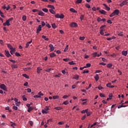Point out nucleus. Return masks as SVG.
<instances>
[{
    "mask_svg": "<svg viewBox=\"0 0 128 128\" xmlns=\"http://www.w3.org/2000/svg\"><path fill=\"white\" fill-rule=\"evenodd\" d=\"M68 50V45H67L66 46V48L64 50V52H67V50Z\"/></svg>",
    "mask_w": 128,
    "mask_h": 128,
    "instance_id": "4c0bfd02",
    "label": "nucleus"
},
{
    "mask_svg": "<svg viewBox=\"0 0 128 128\" xmlns=\"http://www.w3.org/2000/svg\"><path fill=\"white\" fill-rule=\"evenodd\" d=\"M49 12L52 14H56V12H54L52 9H50Z\"/></svg>",
    "mask_w": 128,
    "mask_h": 128,
    "instance_id": "6ab92c4d",
    "label": "nucleus"
},
{
    "mask_svg": "<svg viewBox=\"0 0 128 128\" xmlns=\"http://www.w3.org/2000/svg\"><path fill=\"white\" fill-rule=\"evenodd\" d=\"M51 70H54V69L52 68L46 69L45 70V72H50Z\"/></svg>",
    "mask_w": 128,
    "mask_h": 128,
    "instance_id": "aec40b11",
    "label": "nucleus"
},
{
    "mask_svg": "<svg viewBox=\"0 0 128 128\" xmlns=\"http://www.w3.org/2000/svg\"><path fill=\"white\" fill-rule=\"evenodd\" d=\"M124 103H122L121 106H118V108H126L128 106H124Z\"/></svg>",
    "mask_w": 128,
    "mask_h": 128,
    "instance_id": "2eb2a0df",
    "label": "nucleus"
},
{
    "mask_svg": "<svg viewBox=\"0 0 128 128\" xmlns=\"http://www.w3.org/2000/svg\"><path fill=\"white\" fill-rule=\"evenodd\" d=\"M63 60H64V62H68V60H70V59L69 58H64L63 59Z\"/></svg>",
    "mask_w": 128,
    "mask_h": 128,
    "instance_id": "052dcab7",
    "label": "nucleus"
},
{
    "mask_svg": "<svg viewBox=\"0 0 128 128\" xmlns=\"http://www.w3.org/2000/svg\"><path fill=\"white\" fill-rule=\"evenodd\" d=\"M22 20H24V22H26V16H23L22 17Z\"/></svg>",
    "mask_w": 128,
    "mask_h": 128,
    "instance_id": "bb28decb",
    "label": "nucleus"
},
{
    "mask_svg": "<svg viewBox=\"0 0 128 128\" xmlns=\"http://www.w3.org/2000/svg\"><path fill=\"white\" fill-rule=\"evenodd\" d=\"M55 17L56 18H60V14H57L55 15Z\"/></svg>",
    "mask_w": 128,
    "mask_h": 128,
    "instance_id": "774afa93",
    "label": "nucleus"
},
{
    "mask_svg": "<svg viewBox=\"0 0 128 128\" xmlns=\"http://www.w3.org/2000/svg\"><path fill=\"white\" fill-rule=\"evenodd\" d=\"M42 114H48V112L46 110H42Z\"/></svg>",
    "mask_w": 128,
    "mask_h": 128,
    "instance_id": "7c9ffc66",
    "label": "nucleus"
},
{
    "mask_svg": "<svg viewBox=\"0 0 128 128\" xmlns=\"http://www.w3.org/2000/svg\"><path fill=\"white\" fill-rule=\"evenodd\" d=\"M88 109H86L85 110H83L81 112H82V114H86H86L88 112Z\"/></svg>",
    "mask_w": 128,
    "mask_h": 128,
    "instance_id": "a878e982",
    "label": "nucleus"
},
{
    "mask_svg": "<svg viewBox=\"0 0 128 128\" xmlns=\"http://www.w3.org/2000/svg\"><path fill=\"white\" fill-rule=\"evenodd\" d=\"M49 48H50L51 52H52V50H54V45H52V44H50L49 45Z\"/></svg>",
    "mask_w": 128,
    "mask_h": 128,
    "instance_id": "1a4fd4ad",
    "label": "nucleus"
},
{
    "mask_svg": "<svg viewBox=\"0 0 128 128\" xmlns=\"http://www.w3.org/2000/svg\"><path fill=\"white\" fill-rule=\"evenodd\" d=\"M112 64H107V68H112Z\"/></svg>",
    "mask_w": 128,
    "mask_h": 128,
    "instance_id": "58836bf2",
    "label": "nucleus"
},
{
    "mask_svg": "<svg viewBox=\"0 0 128 128\" xmlns=\"http://www.w3.org/2000/svg\"><path fill=\"white\" fill-rule=\"evenodd\" d=\"M103 6H105L106 10H110V7H108V5H106V4H103Z\"/></svg>",
    "mask_w": 128,
    "mask_h": 128,
    "instance_id": "9b49d317",
    "label": "nucleus"
},
{
    "mask_svg": "<svg viewBox=\"0 0 128 128\" xmlns=\"http://www.w3.org/2000/svg\"><path fill=\"white\" fill-rule=\"evenodd\" d=\"M15 56H20V54L18 52L15 53Z\"/></svg>",
    "mask_w": 128,
    "mask_h": 128,
    "instance_id": "79ce46f5",
    "label": "nucleus"
},
{
    "mask_svg": "<svg viewBox=\"0 0 128 128\" xmlns=\"http://www.w3.org/2000/svg\"><path fill=\"white\" fill-rule=\"evenodd\" d=\"M14 20V18H11L8 19V20H6V22H4L3 24L4 26H10V22H12V20Z\"/></svg>",
    "mask_w": 128,
    "mask_h": 128,
    "instance_id": "f257e3e1",
    "label": "nucleus"
},
{
    "mask_svg": "<svg viewBox=\"0 0 128 128\" xmlns=\"http://www.w3.org/2000/svg\"><path fill=\"white\" fill-rule=\"evenodd\" d=\"M64 104H65V106H66V104H68V101L66 100L65 102H64Z\"/></svg>",
    "mask_w": 128,
    "mask_h": 128,
    "instance_id": "c03bdc74",
    "label": "nucleus"
},
{
    "mask_svg": "<svg viewBox=\"0 0 128 128\" xmlns=\"http://www.w3.org/2000/svg\"><path fill=\"white\" fill-rule=\"evenodd\" d=\"M80 78V76L78 74H76L73 77L74 80H78V78Z\"/></svg>",
    "mask_w": 128,
    "mask_h": 128,
    "instance_id": "f8f14e48",
    "label": "nucleus"
},
{
    "mask_svg": "<svg viewBox=\"0 0 128 128\" xmlns=\"http://www.w3.org/2000/svg\"><path fill=\"white\" fill-rule=\"evenodd\" d=\"M92 88V84H90L88 87V88H86V90H88L89 88Z\"/></svg>",
    "mask_w": 128,
    "mask_h": 128,
    "instance_id": "13d9d810",
    "label": "nucleus"
},
{
    "mask_svg": "<svg viewBox=\"0 0 128 128\" xmlns=\"http://www.w3.org/2000/svg\"><path fill=\"white\" fill-rule=\"evenodd\" d=\"M84 14L81 15L80 17V20H84Z\"/></svg>",
    "mask_w": 128,
    "mask_h": 128,
    "instance_id": "c9c22d12",
    "label": "nucleus"
},
{
    "mask_svg": "<svg viewBox=\"0 0 128 128\" xmlns=\"http://www.w3.org/2000/svg\"><path fill=\"white\" fill-rule=\"evenodd\" d=\"M70 12H74V14H78V11L74 10V8H70Z\"/></svg>",
    "mask_w": 128,
    "mask_h": 128,
    "instance_id": "4468645a",
    "label": "nucleus"
},
{
    "mask_svg": "<svg viewBox=\"0 0 128 128\" xmlns=\"http://www.w3.org/2000/svg\"><path fill=\"white\" fill-rule=\"evenodd\" d=\"M99 12H100V14H106V10H100Z\"/></svg>",
    "mask_w": 128,
    "mask_h": 128,
    "instance_id": "9d476101",
    "label": "nucleus"
},
{
    "mask_svg": "<svg viewBox=\"0 0 128 128\" xmlns=\"http://www.w3.org/2000/svg\"><path fill=\"white\" fill-rule=\"evenodd\" d=\"M34 110V108L32 106H30L29 108H28V112H30L31 110Z\"/></svg>",
    "mask_w": 128,
    "mask_h": 128,
    "instance_id": "4be33fe9",
    "label": "nucleus"
},
{
    "mask_svg": "<svg viewBox=\"0 0 128 128\" xmlns=\"http://www.w3.org/2000/svg\"><path fill=\"white\" fill-rule=\"evenodd\" d=\"M27 92H32V89L29 88H27Z\"/></svg>",
    "mask_w": 128,
    "mask_h": 128,
    "instance_id": "4d7b16f0",
    "label": "nucleus"
},
{
    "mask_svg": "<svg viewBox=\"0 0 128 128\" xmlns=\"http://www.w3.org/2000/svg\"><path fill=\"white\" fill-rule=\"evenodd\" d=\"M86 118V115L85 114L82 118V120H85Z\"/></svg>",
    "mask_w": 128,
    "mask_h": 128,
    "instance_id": "49530a36",
    "label": "nucleus"
},
{
    "mask_svg": "<svg viewBox=\"0 0 128 128\" xmlns=\"http://www.w3.org/2000/svg\"><path fill=\"white\" fill-rule=\"evenodd\" d=\"M92 64H90V63H88L86 64V66L87 68H90V66H91Z\"/></svg>",
    "mask_w": 128,
    "mask_h": 128,
    "instance_id": "ea45409f",
    "label": "nucleus"
},
{
    "mask_svg": "<svg viewBox=\"0 0 128 128\" xmlns=\"http://www.w3.org/2000/svg\"><path fill=\"white\" fill-rule=\"evenodd\" d=\"M28 46H30V44L28 42H27L26 44V46H25V48H28Z\"/></svg>",
    "mask_w": 128,
    "mask_h": 128,
    "instance_id": "864d4df0",
    "label": "nucleus"
},
{
    "mask_svg": "<svg viewBox=\"0 0 128 128\" xmlns=\"http://www.w3.org/2000/svg\"><path fill=\"white\" fill-rule=\"evenodd\" d=\"M86 8H90V5L88 4H86Z\"/></svg>",
    "mask_w": 128,
    "mask_h": 128,
    "instance_id": "09e8293b",
    "label": "nucleus"
},
{
    "mask_svg": "<svg viewBox=\"0 0 128 128\" xmlns=\"http://www.w3.org/2000/svg\"><path fill=\"white\" fill-rule=\"evenodd\" d=\"M70 28H78V26L76 22H72L70 24Z\"/></svg>",
    "mask_w": 128,
    "mask_h": 128,
    "instance_id": "7ed1b4c3",
    "label": "nucleus"
},
{
    "mask_svg": "<svg viewBox=\"0 0 128 128\" xmlns=\"http://www.w3.org/2000/svg\"><path fill=\"white\" fill-rule=\"evenodd\" d=\"M11 66L13 70H14V68H18V65L16 64H12Z\"/></svg>",
    "mask_w": 128,
    "mask_h": 128,
    "instance_id": "f3484780",
    "label": "nucleus"
},
{
    "mask_svg": "<svg viewBox=\"0 0 128 128\" xmlns=\"http://www.w3.org/2000/svg\"><path fill=\"white\" fill-rule=\"evenodd\" d=\"M42 38H43L44 40H48V38H46V36H42Z\"/></svg>",
    "mask_w": 128,
    "mask_h": 128,
    "instance_id": "5701e85b",
    "label": "nucleus"
},
{
    "mask_svg": "<svg viewBox=\"0 0 128 128\" xmlns=\"http://www.w3.org/2000/svg\"><path fill=\"white\" fill-rule=\"evenodd\" d=\"M49 54L50 58H54V56H56L54 53H50Z\"/></svg>",
    "mask_w": 128,
    "mask_h": 128,
    "instance_id": "dca6fc26",
    "label": "nucleus"
},
{
    "mask_svg": "<svg viewBox=\"0 0 128 128\" xmlns=\"http://www.w3.org/2000/svg\"><path fill=\"white\" fill-rule=\"evenodd\" d=\"M42 25H39L37 28L36 34H40V32L42 30Z\"/></svg>",
    "mask_w": 128,
    "mask_h": 128,
    "instance_id": "39448f33",
    "label": "nucleus"
},
{
    "mask_svg": "<svg viewBox=\"0 0 128 128\" xmlns=\"http://www.w3.org/2000/svg\"><path fill=\"white\" fill-rule=\"evenodd\" d=\"M94 78L96 80V82H98V80H100V76H98V74H96V76H94Z\"/></svg>",
    "mask_w": 128,
    "mask_h": 128,
    "instance_id": "a211bd4d",
    "label": "nucleus"
},
{
    "mask_svg": "<svg viewBox=\"0 0 128 128\" xmlns=\"http://www.w3.org/2000/svg\"><path fill=\"white\" fill-rule=\"evenodd\" d=\"M22 76H24V78H30V76L26 74H22Z\"/></svg>",
    "mask_w": 128,
    "mask_h": 128,
    "instance_id": "cd10ccee",
    "label": "nucleus"
},
{
    "mask_svg": "<svg viewBox=\"0 0 128 128\" xmlns=\"http://www.w3.org/2000/svg\"><path fill=\"white\" fill-rule=\"evenodd\" d=\"M0 88L2 90H3L6 91L8 90V88H6V86L4 84H1V86H0Z\"/></svg>",
    "mask_w": 128,
    "mask_h": 128,
    "instance_id": "20e7f679",
    "label": "nucleus"
},
{
    "mask_svg": "<svg viewBox=\"0 0 128 128\" xmlns=\"http://www.w3.org/2000/svg\"><path fill=\"white\" fill-rule=\"evenodd\" d=\"M54 110H62V108L60 106L56 107L54 108Z\"/></svg>",
    "mask_w": 128,
    "mask_h": 128,
    "instance_id": "393cba45",
    "label": "nucleus"
},
{
    "mask_svg": "<svg viewBox=\"0 0 128 128\" xmlns=\"http://www.w3.org/2000/svg\"><path fill=\"white\" fill-rule=\"evenodd\" d=\"M10 8V5H8L7 7H6V10H8Z\"/></svg>",
    "mask_w": 128,
    "mask_h": 128,
    "instance_id": "603ef678",
    "label": "nucleus"
},
{
    "mask_svg": "<svg viewBox=\"0 0 128 128\" xmlns=\"http://www.w3.org/2000/svg\"><path fill=\"white\" fill-rule=\"evenodd\" d=\"M48 8H52V10H54V6L52 5H48Z\"/></svg>",
    "mask_w": 128,
    "mask_h": 128,
    "instance_id": "c756f323",
    "label": "nucleus"
},
{
    "mask_svg": "<svg viewBox=\"0 0 128 128\" xmlns=\"http://www.w3.org/2000/svg\"><path fill=\"white\" fill-rule=\"evenodd\" d=\"M7 46L10 50H12L13 47L10 44H7Z\"/></svg>",
    "mask_w": 128,
    "mask_h": 128,
    "instance_id": "b1692460",
    "label": "nucleus"
},
{
    "mask_svg": "<svg viewBox=\"0 0 128 128\" xmlns=\"http://www.w3.org/2000/svg\"><path fill=\"white\" fill-rule=\"evenodd\" d=\"M54 100H58V98H60V96H53Z\"/></svg>",
    "mask_w": 128,
    "mask_h": 128,
    "instance_id": "c85d7f7f",
    "label": "nucleus"
},
{
    "mask_svg": "<svg viewBox=\"0 0 128 128\" xmlns=\"http://www.w3.org/2000/svg\"><path fill=\"white\" fill-rule=\"evenodd\" d=\"M100 96L101 98H104V94H102V93H100Z\"/></svg>",
    "mask_w": 128,
    "mask_h": 128,
    "instance_id": "0e129e2a",
    "label": "nucleus"
},
{
    "mask_svg": "<svg viewBox=\"0 0 128 128\" xmlns=\"http://www.w3.org/2000/svg\"><path fill=\"white\" fill-rule=\"evenodd\" d=\"M97 20H98V22H102V18H100L98 17V18H97Z\"/></svg>",
    "mask_w": 128,
    "mask_h": 128,
    "instance_id": "bf43d9fd",
    "label": "nucleus"
},
{
    "mask_svg": "<svg viewBox=\"0 0 128 128\" xmlns=\"http://www.w3.org/2000/svg\"><path fill=\"white\" fill-rule=\"evenodd\" d=\"M120 14V10L118 9L115 10L112 14L110 15V18H112V16H118Z\"/></svg>",
    "mask_w": 128,
    "mask_h": 128,
    "instance_id": "f03ea898",
    "label": "nucleus"
},
{
    "mask_svg": "<svg viewBox=\"0 0 128 128\" xmlns=\"http://www.w3.org/2000/svg\"><path fill=\"white\" fill-rule=\"evenodd\" d=\"M32 12H38V10L36 9H34L32 10Z\"/></svg>",
    "mask_w": 128,
    "mask_h": 128,
    "instance_id": "8fccbe9b",
    "label": "nucleus"
},
{
    "mask_svg": "<svg viewBox=\"0 0 128 128\" xmlns=\"http://www.w3.org/2000/svg\"><path fill=\"white\" fill-rule=\"evenodd\" d=\"M100 34H102V36H104V30H102L100 31Z\"/></svg>",
    "mask_w": 128,
    "mask_h": 128,
    "instance_id": "a19ab883",
    "label": "nucleus"
},
{
    "mask_svg": "<svg viewBox=\"0 0 128 128\" xmlns=\"http://www.w3.org/2000/svg\"><path fill=\"white\" fill-rule=\"evenodd\" d=\"M122 54L123 56H126L128 54V50H122Z\"/></svg>",
    "mask_w": 128,
    "mask_h": 128,
    "instance_id": "6e6552de",
    "label": "nucleus"
},
{
    "mask_svg": "<svg viewBox=\"0 0 128 128\" xmlns=\"http://www.w3.org/2000/svg\"><path fill=\"white\" fill-rule=\"evenodd\" d=\"M128 4V2L126 1H123L120 4V6H124Z\"/></svg>",
    "mask_w": 128,
    "mask_h": 128,
    "instance_id": "0eeeda50",
    "label": "nucleus"
},
{
    "mask_svg": "<svg viewBox=\"0 0 128 128\" xmlns=\"http://www.w3.org/2000/svg\"><path fill=\"white\" fill-rule=\"evenodd\" d=\"M38 14V16H44V12H42V10L39 11Z\"/></svg>",
    "mask_w": 128,
    "mask_h": 128,
    "instance_id": "ddd939ff",
    "label": "nucleus"
},
{
    "mask_svg": "<svg viewBox=\"0 0 128 128\" xmlns=\"http://www.w3.org/2000/svg\"><path fill=\"white\" fill-rule=\"evenodd\" d=\"M64 18V14H61L59 16V18Z\"/></svg>",
    "mask_w": 128,
    "mask_h": 128,
    "instance_id": "2f4dec72",
    "label": "nucleus"
},
{
    "mask_svg": "<svg viewBox=\"0 0 128 128\" xmlns=\"http://www.w3.org/2000/svg\"><path fill=\"white\" fill-rule=\"evenodd\" d=\"M110 86H111V84H110V83H108V84H106L107 88H110Z\"/></svg>",
    "mask_w": 128,
    "mask_h": 128,
    "instance_id": "e2e57ef3",
    "label": "nucleus"
},
{
    "mask_svg": "<svg viewBox=\"0 0 128 128\" xmlns=\"http://www.w3.org/2000/svg\"><path fill=\"white\" fill-rule=\"evenodd\" d=\"M87 116H90V114H92V112H86Z\"/></svg>",
    "mask_w": 128,
    "mask_h": 128,
    "instance_id": "e433bc0d",
    "label": "nucleus"
},
{
    "mask_svg": "<svg viewBox=\"0 0 128 128\" xmlns=\"http://www.w3.org/2000/svg\"><path fill=\"white\" fill-rule=\"evenodd\" d=\"M34 98H40V95H36V96H34Z\"/></svg>",
    "mask_w": 128,
    "mask_h": 128,
    "instance_id": "338daca9",
    "label": "nucleus"
},
{
    "mask_svg": "<svg viewBox=\"0 0 128 128\" xmlns=\"http://www.w3.org/2000/svg\"><path fill=\"white\" fill-rule=\"evenodd\" d=\"M82 0H77L76 1V4H80L82 3Z\"/></svg>",
    "mask_w": 128,
    "mask_h": 128,
    "instance_id": "37998d69",
    "label": "nucleus"
},
{
    "mask_svg": "<svg viewBox=\"0 0 128 128\" xmlns=\"http://www.w3.org/2000/svg\"><path fill=\"white\" fill-rule=\"evenodd\" d=\"M92 54L94 58H96V52H95Z\"/></svg>",
    "mask_w": 128,
    "mask_h": 128,
    "instance_id": "5fc2aeb1",
    "label": "nucleus"
},
{
    "mask_svg": "<svg viewBox=\"0 0 128 128\" xmlns=\"http://www.w3.org/2000/svg\"><path fill=\"white\" fill-rule=\"evenodd\" d=\"M68 64L70 66H72V64H76V63L74 62V61H71L70 62H68Z\"/></svg>",
    "mask_w": 128,
    "mask_h": 128,
    "instance_id": "f704fd0d",
    "label": "nucleus"
},
{
    "mask_svg": "<svg viewBox=\"0 0 128 128\" xmlns=\"http://www.w3.org/2000/svg\"><path fill=\"white\" fill-rule=\"evenodd\" d=\"M52 26L53 28H56V24L54 23L52 24Z\"/></svg>",
    "mask_w": 128,
    "mask_h": 128,
    "instance_id": "473e14b6",
    "label": "nucleus"
},
{
    "mask_svg": "<svg viewBox=\"0 0 128 128\" xmlns=\"http://www.w3.org/2000/svg\"><path fill=\"white\" fill-rule=\"evenodd\" d=\"M108 24H112V20H108L107 21Z\"/></svg>",
    "mask_w": 128,
    "mask_h": 128,
    "instance_id": "a18cd8bd",
    "label": "nucleus"
},
{
    "mask_svg": "<svg viewBox=\"0 0 128 128\" xmlns=\"http://www.w3.org/2000/svg\"><path fill=\"white\" fill-rule=\"evenodd\" d=\"M38 96H44V94L42 93V92H40L38 93Z\"/></svg>",
    "mask_w": 128,
    "mask_h": 128,
    "instance_id": "6e6d98bb",
    "label": "nucleus"
},
{
    "mask_svg": "<svg viewBox=\"0 0 128 128\" xmlns=\"http://www.w3.org/2000/svg\"><path fill=\"white\" fill-rule=\"evenodd\" d=\"M42 69L38 67L37 68V74H40V70H42Z\"/></svg>",
    "mask_w": 128,
    "mask_h": 128,
    "instance_id": "412c9836",
    "label": "nucleus"
},
{
    "mask_svg": "<svg viewBox=\"0 0 128 128\" xmlns=\"http://www.w3.org/2000/svg\"><path fill=\"white\" fill-rule=\"evenodd\" d=\"M42 26H46V22H44L42 21Z\"/></svg>",
    "mask_w": 128,
    "mask_h": 128,
    "instance_id": "de8ad7c7",
    "label": "nucleus"
},
{
    "mask_svg": "<svg viewBox=\"0 0 128 128\" xmlns=\"http://www.w3.org/2000/svg\"><path fill=\"white\" fill-rule=\"evenodd\" d=\"M6 56L7 58H10V56H12V55L10 54V52L8 50H5Z\"/></svg>",
    "mask_w": 128,
    "mask_h": 128,
    "instance_id": "423d86ee",
    "label": "nucleus"
},
{
    "mask_svg": "<svg viewBox=\"0 0 128 128\" xmlns=\"http://www.w3.org/2000/svg\"><path fill=\"white\" fill-rule=\"evenodd\" d=\"M80 40H84V36H80Z\"/></svg>",
    "mask_w": 128,
    "mask_h": 128,
    "instance_id": "69168bd1",
    "label": "nucleus"
},
{
    "mask_svg": "<svg viewBox=\"0 0 128 128\" xmlns=\"http://www.w3.org/2000/svg\"><path fill=\"white\" fill-rule=\"evenodd\" d=\"M42 10H43V12H48V8H43Z\"/></svg>",
    "mask_w": 128,
    "mask_h": 128,
    "instance_id": "72a5a7b5",
    "label": "nucleus"
},
{
    "mask_svg": "<svg viewBox=\"0 0 128 128\" xmlns=\"http://www.w3.org/2000/svg\"><path fill=\"white\" fill-rule=\"evenodd\" d=\"M13 110H18V106H14L12 108Z\"/></svg>",
    "mask_w": 128,
    "mask_h": 128,
    "instance_id": "3c124183",
    "label": "nucleus"
},
{
    "mask_svg": "<svg viewBox=\"0 0 128 128\" xmlns=\"http://www.w3.org/2000/svg\"><path fill=\"white\" fill-rule=\"evenodd\" d=\"M0 16L2 18H6V16L4 15V13L2 12V14H0Z\"/></svg>",
    "mask_w": 128,
    "mask_h": 128,
    "instance_id": "680f3d73",
    "label": "nucleus"
}]
</instances>
